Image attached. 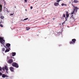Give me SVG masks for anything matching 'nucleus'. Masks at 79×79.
<instances>
[{
    "label": "nucleus",
    "instance_id": "7ed1b4c3",
    "mask_svg": "<svg viewBox=\"0 0 79 79\" xmlns=\"http://www.w3.org/2000/svg\"><path fill=\"white\" fill-rule=\"evenodd\" d=\"M5 40H3V38H2V37H0V42L1 44L3 45L4 43H5Z\"/></svg>",
    "mask_w": 79,
    "mask_h": 79
},
{
    "label": "nucleus",
    "instance_id": "f03ea898",
    "mask_svg": "<svg viewBox=\"0 0 79 79\" xmlns=\"http://www.w3.org/2000/svg\"><path fill=\"white\" fill-rule=\"evenodd\" d=\"M12 65L13 67H15L16 68H19V65L18 64L16 63L15 62H13L12 63Z\"/></svg>",
    "mask_w": 79,
    "mask_h": 79
},
{
    "label": "nucleus",
    "instance_id": "a878e982",
    "mask_svg": "<svg viewBox=\"0 0 79 79\" xmlns=\"http://www.w3.org/2000/svg\"><path fill=\"white\" fill-rule=\"evenodd\" d=\"M74 12H74V11H73V12L71 13V14L72 15H73V14H74Z\"/></svg>",
    "mask_w": 79,
    "mask_h": 79
},
{
    "label": "nucleus",
    "instance_id": "4468645a",
    "mask_svg": "<svg viewBox=\"0 0 79 79\" xmlns=\"http://www.w3.org/2000/svg\"><path fill=\"white\" fill-rule=\"evenodd\" d=\"M5 69L6 70V71H8V68L7 66H5Z\"/></svg>",
    "mask_w": 79,
    "mask_h": 79
},
{
    "label": "nucleus",
    "instance_id": "9b49d317",
    "mask_svg": "<svg viewBox=\"0 0 79 79\" xmlns=\"http://www.w3.org/2000/svg\"><path fill=\"white\" fill-rule=\"evenodd\" d=\"M2 5H0V12H2Z\"/></svg>",
    "mask_w": 79,
    "mask_h": 79
},
{
    "label": "nucleus",
    "instance_id": "6e6552de",
    "mask_svg": "<svg viewBox=\"0 0 79 79\" xmlns=\"http://www.w3.org/2000/svg\"><path fill=\"white\" fill-rule=\"evenodd\" d=\"M0 18L1 19H4V16H3V15H2V14H1L0 15Z\"/></svg>",
    "mask_w": 79,
    "mask_h": 79
},
{
    "label": "nucleus",
    "instance_id": "79ce46f5",
    "mask_svg": "<svg viewBox=\"0 0 79 79\" xmlns=\"http://www.w3.org/2000/svg\"><path fill=\"white\" fill-rule=\"evenodd\" d=\"M49 23H48V24H49Z\"/></svg>",
    "mask_w": 79,
    "mask_h": 79
},
{
    "label": "nucleus",
    "instance_id": "f704fd0d",
    "mask_svg": "<svg viewBox=\"0 0 79 79\" xmlns=\"http://www.w3.org/2000/svg\"><path fill=\"white\" fill-rule=\"evenodd\" d=\"M4 5H6V2H4Z\"/></svg>",
    "mask_w": 79,
    "mask_h": 79
},
{
    "label": "nucleus",
    "instance_id": "2eb2a0df",
    "mask_svg": "<svg viewBox=\"0 0 79 79\" xmlns=\"http://www.w3.org/2000/svg\"><path fill=\"white\" fill-rule=\"evenodd\" d=\"M6 77V76L5 74H3L2 76V77H3V78H5V77Z\"/></svg>",
    "mask_w": 79,
    "mask_h": 79
},
{
    "label": "nucleus",
    "instance_id": "b1692460",
    "mask_svg": "<svg viewBox=\"0 0 79 79\" xmlns=\"http://www.w3.org/2000/svg\"><path fill=\"white\" fill-rule=\"evenodd\" d=\"M5 67H3V68H2V70H3V71H4V70H5Z\"/></svg>",
    "mask_w": 79,
    "mask_h": 79
},
{
    "label": "nucleus",
    "instance_id": "393cba45",
    "mask_svg": "<svg viewBox=\"0 0 79 79\" xmlns=\"http://www.w3.org/2000/svg\"><path fill=\"white\" fill-rule=\"evenodd\" d=\"M28 19V18H26V19H24V21H26V20H27Z\"/></svg>",
    "mask_w": 79,
    "mask_h": 79
},
{
    "label": "nucleus",
    "instance_id": "c9c22d12",
    "mask_svg": "<svg viewBox=\"0 0 79 79\" xmlns=\"http://www.w3.org/2000/svg\"><path fill=\"white\" fill-rule=\"evenodd\" d=\"M64 23H65V21H64V22L62 24V25H63V24H64Z\"/></svg>",
    "mask_w": 79,
    "mask_h": 79
},
{
    "label": "nucleus",
    "instance_id": "ea45409f",
    "mask_svg": "<svg viewBox=\"0 0 79 79\" xmlns=\"http://www.w3.org/2000/svg\"><path fill=\"white\" fill-rule=\"evenodd\" d=\"M15 8H16V7H15Z\"/></svg>",
    "mask_w": 79,
    "mask_h": 79
},
{
    "label": "nucleus",
    "instance_id": "c756f323",
    "mask_svg": "<svg viewBox=\"0 0 79 79\" xmlns=\"http://www.w3.org/2000/svg\"><path fill=\"white\" fill-rule=\"evenodd\" d=\"M72 6H73V7L74 8H75V6H74V5H73V4H72Z\"/></svg>",
    "mask_w": 79,
    "mask_h": 79
},
{
    "label": "nucleus",
    "instance_id": "4be33fe9",
    "mask_svg": "<svg viewBox=\"0 0 79 79\" xmlns=\"http://www.w3.org/2000/svg\"><path fill=\"white\" fill-rule=\"evenodd\" d=\"M61 0H57V1H56V2H58V3H59V2H60V1H61Z\"/></svg>",
    "mask_w": 79,
    "mask_h": 79
},
{
    "label": "nucleus",
    "instance_id": "1a4fd4ad",
    "mask_svg": "<svg viewBox=\"0 0 79 79\" xmlns=\"http://www.w3.org/2000/svg\"><path fill=\"white\" fill-rule=\"evenodd\" d=\"M54 5L56 6H58V5H59V3L58 2H55L54 4Z\"/></svg>",
    "mask_w": 79,
    "mask_h": 79
},
{
    "label": "nucleus",
    "instance_id": "20e7f679",
    "mask_svg": "<svg viewBox=\"0 0 79 79\" xmlns=\"http://www.w3.org/2000/svg\"><path fill=\"white\" fill-rule=\"evenodd\" d=\"M72 40V41H70L69 42V44H74L75 42H76V40L75 39H73Z\"/></svg>",
    "mask_w": 79,
    "mask_h": 79
},
{
    "label": "nucleus",
    "instance_id": "0eeeda50",
    "mask_svg": "<svg viewBox=\"0 0 79 79\" xmlns=\"http://www.w3.org/2000/svg\"><path fill=\"white\" fill-rule=\"evenodd\" d=\"M10 69L11 72H14V68L13 67H11L10 68Z\"/></svg>",
    "mask_w": 79,
    "mask_h": 79
},
{
    "label": "nucleus",
    "instance_id": "f3484780",
    "mask_svg": "<svg viewBox=\"0 0 79 79\" xmlns=\"http://www.w3.org/2000/svg\"><path fill=\"white\" fill-rule=\"evenodd\" d=\"M71 19H74V18L73 17V15H72L70 17Z\"/></svg>",
    "mask_w": 79,
    "mask_h": 79
},
{
    "label": "nucleus",
    "instance_id": "cd10ccee",
    "mask_svg": "<svg viewBox=\"0 0 79 79\" xmlns=\"http://www.w3.org/2000/svg\"><path fill=\"white\" fill-rule=\"evenodd\" d=\"M14 15V13H13V14H10V16H12V15Z\"/></svg>",
    "mask_w": 79,
    "mask_h": 79
},
{
    "label": "nucleus",
    "instance_id": "72a5a7b5",
    "mask_svg": "<svg viewBox=\"0 0 79 79\" xmlns=\"http://www.w3.org/2000/svg\"><path fill=\"white\" fill-rule=\"evenodd\" d=\"M24 1L25 2H26V3H27V0H24Z\"/></svg>",
    "mask_w": 79,
    "mask_h": 79
},
{
    "label": "nucleus",
    "instance_id": "aec40b11",
    "mask_svg": "<svg viewBox=\"0 0 79 79\" xmlns=\"http://www.w3.org/2000/svg\"><path fill=\"white\" fill-rule=\"evenodd\" d=\"M76 12L77 13V10H78L79 8H78V7H76Z\"/></svg>",
    "mask_w": 79,
    "mask_h": 79
},
{
    "label": "nucleus",
    "instance_id": "f8f14e48",
    "mask_svg": "<svg viewBox=\"0 0 79 79\" xmlns=\"http://www.w3.org/2000/svg\"><path fill=\"white\" fill-rule=\"evenodd\" d=\"M10 52V49H6L5 51V53H6V52Z\"/></svg>",
    "mask_w": 79,
    "mask_h": 79
},
{
    "label": "nucleus",
    "instance_id": "9d476101",
    "mask_svg": "<svg viewBox=\"0 0 79 79\" xmlns=\"http://www.w3.org/2000/svg\"><path fill=\"white\" fill-rule=\"evenodd\" d=\"M16 55V52H12V56H15Z\"/></svg>",
    "mask_w": 79,
    "mask_h": 79
},
{
    "label": "nucleus",
    "instance_id": "a19ab883",
    "mask_svg": "<svg viewBox=\"0 0 79 79\" xmlns=\"http://www.w3.org/2000/svg\"><path fill=\"white\" fill-rule=\"evenodd\" d=\"M2 23V22H1V23Z\"/></svg>",
    "mask_w": 79,
    "mask_h": 79
},
{
    "label": "nucleus",
    "instance_id": "58836bf2",
    "mask_svg": "<svg viewBox=\"0 0 79 79\" xmlns=\"http://www.w3.org/2000/svg\"><path fill=\"white\" fill-rule=\"evenodd\" d=\"M53 19L54 20V19H55V18H53Z\"/></svg>",
    "mask_w": 79,
    "mask_h": 79
},
{
    "label": "nucleus",
    "instance_id": "f257e3e1",
    "mask_svg": "<svg viewBox=\"0 0 79 79\" xmlns=\"http://www.w3.org/2000/svg\"><path fill=\"white\" fill-rule=\"evenodd\" d=\"M66 17L65 16V14H63L62 16L63 18H65V21H66L67 20V18H69V13L68 11H66Z\"/></svg>",
    "mask_w": 79,
    "mask_h": 79
},
{
    "label": "nucleus",
    "instance_id": "7c9ffc66",
    "mask_svg": "<svg viewBox=\"0 0 79 79\" xmlns=\"http://www.w3.org/2000/svg\"><path fill=\"white\" fill-rule=\"evenodd\" d=\"M2 73L0 72V76H2Z\"/></svg>",
    "mask_w": 79,
    "mask_h": 79
},
{
    "label": "nucleus",
    "instance_id": "2f4dec72",
    "mask_svg": "<svg viewBox=\"0 0 79 79\" xmlns=\"http://www.w3.org/2000/svg\"><path fill=\"white\" fill-rule=\"evenodd\" d=\"M2 67H0V71H2Z\"/></svg>",
    "mask_w": 79,
    "mask_h": 79
},
{
    "label": "nucleus",
    "instance_id": "412c9836",
    "mask_svg": "<svg viewBox=\"0 0 79 79\" xmlns=\"http://www.w3.org/2000/svg\"><path fill=\"white\" fill-rule=\"evenodd\" d=\"M0 26L1 27H3V25H2V24H0Z\"/></svg>",
    "mask_w": 79,
    "mask_h": 79
},
{
    "label": "nucleus",
    "instance_id": "4c0bfd02",
    "mask_svg": "<svg viewBox=\"0 0 79 79\" xmlns=\"http://www.w3.org/2000/svg\"><path fill=\"white\" fill-rule=\"evenodd\" d=\"M3 2H5V0H4V1H3Z\"/></svg>",
    "mask_w": 79,
    "mask_h": 79
},
{
    "label": "nucleus",
    "instance_id": "c85d7f7f",
    "mask_svg": "<svg viewBox=\"0 0 79 79\" xmlns=\"http://www.w3.org/2000/svg\"><path fill=\"white\" fill-rule=\"evenodd\" d=\"M72 6H73V7L74 8H75V6H74V5H73V4H72Z\"/></svg>",
    "mask_w": 79,
    "mask_h": 79
},
{
    "label": "nucleus",
    "instance_id": "bb28decb",
    "mask_svg": "<svg viewBox=\"0 0 79 79\" xmlns=\"http://www.w3.org/2000/svg\"><path fill=\"white\" fill-rule=\"evenodd\" d=\"M5 50V48H2V51H4Z\"/></svg>",
    "mask_w": 79,
    "mask_h": 79
},
{
    "label": "nucleus",
    "instance_id": "dca6fc26",
    "mask_svg": "<svg viewBox=\"0 0 79 79\" xmlns=\"http://www.w3.org/2000/svg\"><path fill=\"white\" fill-rule=\"evenodd\" d=\"M26 30L29 31V29H31V28H30V27H26Z\"/></svg>",
    "mask_w": 79,
    "mask_h": 79
},
{
    "label": "nucleus",
    "instance_id": "5701e85b",
    "mask_svg": "<svg viewBox=\"0 0 79 79\" xmlns=\"http://www.w3.org/2000/svg\"><path fill=\"white\" fill-rule=\"evenodd\" d=\"M76 7L75 8H74L73 9V11L74 12H75V11H76Z\"/></svg>",
    "mask_w": 79,
    "mask_h": 79
},
{
    "label": "nucleus",
    "instance_id": "a211bd4d",
    "mask_svg": "<svg viewBox=\"0 0 79 79\" xmlns=\"http://www.w3.org/2000/svg\"><path fill=\"white\" fill-rule=\"evenodd\" d=\"M5 10H6V13H7V12L8 13H9V12L8 11V9H7V8H5Z\"/></svg>",
    "mask_w": 79,
    "mask_h": 79
},
{
    "label": "nucleus",
    "instance_id": "39448f33",
    "mask_svg": "<svg viewBox=\"0 0 79 79\" xmlns=\"http://www.w3.org/2000/svg\"><path fill=\"white\" fill-rule=\"evenodd\" d=\"M11 45V44H10L9 43H7L6 44L5 47L6 48V49H7V48H8V49H10V46Z\"/></svg>",
    "mask_w": 79,
    "mask_h": 79
},
{
    "label": "nucleus",
    "instance_id": "ddd939ff",
    "mask_svg": "<svg viewBox=\"0 0 79 79\" xmlns=\"http://www.w3.org/2000/svg\"><path fill=\"white\" fill-rule=\"evenodd\" d=\"M73 2L75 3H78V2L77 0H74L73 1Z\"/></svg>",
    "mask_w": 79,
    "mask_h": 79
},
{
    "label": "nucleus",
    "instance_id": "473e14b6",
    "mask_svg": "<svg viewBox=\"0 0 79 79\" xmlns=\"http://www.w3.org/2000/svg\"><path fill=\"white\" fill-rule=\"evenodd\" d=\"M33 8V7H32V6H31L30 7V8H31V9H32Z\"/></svg>",
    "mask_w": 79,
    "mask_h": 79
},
{
    "label": "nucleus",
    "instance_id": "423d86ee",
    "mask_svg": "<svg viewBox=\"0 0 79 79\" xmlns=\"http://www.w3.org/2000/svg\"><path fill=\"white\" fill-rule=\"evenodd\" d=\"M13 62V59H10L8 60V63L9 64H11Z\"/></svg>",
    "mask_w": 79,
    "mask_h": 79
},
{
    "label": "nucleus",
    "instance_id": "6ab92c4d",
    "mask_svg": "<svg viewBox=\"0 0 79 79\" xmlns=\"http://www.w3.org/2000/svg\"><path fill=\"white\" fill-rule=\"evenodd\" d=\"M67 5L66 4H64L63 3H62L61 4V6H66Z\"/></svg>",
    "mask_w": 79,
    "mask_h": 79
},
{
    "label": "nucleus",
    "instance_id": "e433bc0d",
    "mask_svg": "<svg viewBox=\"0 0 79 79\" xmlns=\"http://www.w3.org/2000/svg\"><path fill=\"white\" fill-rule=\"evenodd\" d=\"M6 77H8V76H7V75H6Z\"/></svg>",
    "mask_w": 79,
    "mask_h": 79
}]
</instances>
